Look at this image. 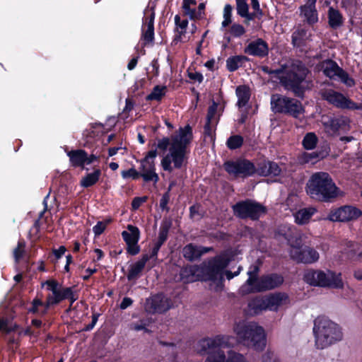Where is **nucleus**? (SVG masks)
<instances>
[{"mask_svg":"<svg viewBox=\"0 0 362 362\" xmlns=\"http://www.w3.org/2000/svg\"><path fill=\"white\" fill-rule=\"evenodd\" d=\"M155 12L153 6H148L144 11L141 40L144 46L152 45L154 40Z\"/></svg>","mask_w":362,"mask_h":362,"instance_id":"14","label":"nucleus"},{"mask_svg":"<svg viewBox=\"0 0 362 362\" xmlns=\"http://www.w3.org/2000/svg\"><path fill=\"white\" fill-rule=\"evenodd\" d=\"M261 362H281L279 358L273 353L267 352L262 355Z\"/></svg>","mask_w":362,"mask_h":362,"instance_id":"47","label":"nucleus"},{"mask_svg":"<svg viewBox=\"0 0 362 362\" xmlns=\"http://www.w3.org/2000/svg\"><path fill=\"white\" fill-rule=\"evenodd\" d=\"M325 288L341 289L344 288V283L341 273L327 269L325 272Z\"/></svg>","mask_w":362,"mask_h":362,"instance_id":"24","label":"nucleus"},{"mask_svg":"<svg viewBox=\"0 0 362 362\" xmlns=\"http://www.w3.org/2000/svg\"><path fill=\"white\" fill-rule=\"evenodd\" d=\"M236 95L238 98L237 105L239 107H244L248 102L250 93L248 87L240 86L236 88Z\"/></svg>","mask_w":362,"mask_h":362,"instance_id":"32","label":"nucleus"},{"mask_svg":"<svg viewBox=\"0 0 362 362\" xmlns=\"http://www.w3.org/2000/svg\"><path fill=\"white\" fill-rule=\"evenodd\" d=\"M24 247H25L24 243L19 242L18 243L16 248L14 249L13 256H14V258H15V260L16 262H18L23 257V255L24 254Z\"/></svg>","mask_w":362,"mask_h":362,"instance_id":"45","label":"nucleus"},{"mask_svg":"<svg viewBox=\"0 0 362 362\" xmlns=\"http://www.w3.org/2000/svg\"><path fill=\"white\" fill-rule=\"evenodd\" d=\"M317 143V137L313 132L308 133L303 140L304 148L309 150L313 149L316 146Z\"/></svg>","mask_w":362,"mask_h":362,"instance_id":"37","label":"nucleus"},{"mask_svg":"<svg viewBox=\"0 0 362 362\" xmlns=\"http://www.w3.org/2000/svg\"><path fill=\"white\" fill-rule=\"evenodd\" d=\"M237 12L242 16L247 19H252V16L248 13V5L246 0H236Z\"/></svg>","mask_w":362,"mask_h":362,"instance_id":"38","label":"nucleus"},{"mask_svg":"<svg viewBox=\"0 0 362 362\" xmlns=\"http://www.w3.org/2000/svg\"><path fill=\"white\" fill-rule=\"evenodd\" d=\"M141 175L134 168H130L122 172V176L124 179L132 178L136 180Z\"/></svg>","mask_w":362,"mask_h":362,"instance_id":"46","label":"nucleus"},{"mask_svg":"<svg viewBox=\"0 0 362 362\" xmlns=\"http://www.w3.org/2000/svg\"><path fill=\"white\" fill-rule=\"evenodd\" d=\"M245 52L251 55L264 56L268 52V47L265 42L258 39L248 45Z\"/></svg>","mask_w":362,"mask_h":362,"instance_id":"27","label":"nucleus"},{"mask_svg":"<svg viewBox=\"0 0 362 362\" xmlns=\"http://www.w3.org/2000/svg\"><path fill=\"white\" fill-rule=\"evenodd\" d=\"M71 165L74 167H82L85 165H90L98 160V157L93 154L88 156L83 150L71 151L67 153Z\"/></svg>","mask_w":362,"mask_h":362,"instance_id":"19","label":"nucleus"},{"mask_svg":"<svg viewBox=\"0 0 362 362\" xmlns=\"http://www.w3.org/2000/svg\"><path fill=\"white\" fill-rule=\"evenodd\" d=\"M244 59L245 57L241 56H235L228 58L226 61V66L228 69L230 71L236 70L242 64Z\"/></svg>","mask_w":362,"mask_h":362,"instance_id":"40","label":"nucleus"},{"mask_svg":"<svg viewBox=\"0 0 362 362\" xmlns=\"http://www.w3.org/2000/svg\"><path fill=\"white\" fill-rule=\"evenodd\" d=\"M268 167L270 168L269 175L277 176L281 173V170L276 163L271 162L270 166Z\"/></svg>","mask_w":362,"mask_h":362,"instance_id":"49","label":"nucleus"},{"mask_svg":"<svg viewBox=\"0 0 362 362\" xmlns=\"http://www.w3.org/2000/svg\"><path fill=\"white\" fill-rule=\"evenodd\" d=\"M230 337L216 336L199 340L195 346L196 351L201 355L207 354L204 362H227V351Z\"/></svg>","mask_w":362,"mask_h":362,"instance_id":"6","label":"nucleus"},{"mask_svg":"<svg viewBox=\"0 0 362 362\" xmlns=\"http://www.w3.org/2000/svg\"><path fill=\"white\" fill-rule=\"evenodd\" d=\"M277 239L284 238L290 245V255L292 259L299 262L312 264L320 257L319 253L313 248L305 247L302 249V240L299 235L295 233L290 228L284 226L276 234Z\"/></svg>","mask_w":362,"mask_h":362,"instance_id":"5","label":"nucleus"},{"mask_svg":"<svg viewBox=\"0 0 362 362\" xmlns=\"http://www.w3.org/2000/svg\"><path fill=\"white\" fill-rule=\"evenodd\" d=\"M167 236L168 230L166 229H161L159 232L158 240H160L161 243H163L166 240Z\"/></svg>","mask_w":362,"mask_h":362,"instance_id":"57","label":"nucleus"},{"mask_svg":"<svg viewBox=\"0 0 362 362\" xmlns=\"http://www.w3.org/2000/svg\"><path fill=\"white\" fill-rule=\"evenodd\" d=\"M232 7L229 4H226L223 8V18H231Z\"/></svg>","mask_w":362,"mask_h":362,"instance_id":"54","label":"nucleus"},{"mask_svg":"<svg viewBox=\"0 0 362 362\" xmlns=\"http://www.w3.org/2000/svg\"><path fill=\"white\" fill-rule=\"evenodd\" d=\"M303 15L309 23H315L318 21L315 9V0H308L306 4L301 7Z\"/></svg>","mask_w":362,"mask_h":362,"instance_id":"29","label":"nucleus"},{"mask_svg":"<svg viewBox=\"0 0 362 362\" xmlns=\"http://www.w3.org/2000/svg\"><path fill=\"white\" fill-rule=\"evenodd\" d=\"M123 148L121 146L110 148L108 151L109 156H113L116 155L119 151H122Z\"/></svg>","mask_w":362,"mask_h":362,"instance_id":"60","label":"nucleus"},{"mask_svg":"<svg viewBox=\"0 0 362 362\" xmlns=\"http://www.w3.org/2000/svg\"><path fill=\"white\" fill-rule=\"evenodd\" d=\"M361 214V211L358 208L353 206H344L332 209L326 218L331 221H349L358 218Z\"/></svg>","mask_w":362,"mask_h":362,"instance_id":"16","label":"nucleus"},{"mask_svg":"<svg viewBox=\"0 0 362 362\" xmlns=\"http://www.w3.org/2000/svg\"><path fill=\"white\" fill-rule=\"evenodd\" d=\"M132 303V300L131 298H124L121 304H120V308L121 309H126L127 308H128L129 305H131Z\"/></svg>","mask_w":362,"mask_h":362,"instance_id":"58","label":"nucleus"},{"mask_svg":"<svg viewBox=\"0 0 362 362\" xmlns=\"http://www.w3.org/2000/svg\"><path fill=\"white\" fill-rule=\"evenodd\" d=\"M342 23V16L339 12L330 8L329 10V24L332 28H336Z\"/></svg>","mask_w":362,"mask_h":362,"instance_id":"36","label":"nucleus"},{"mask_svg":"<svg viewBox=\"0 0 362 362\" xmlns=\"http://www.w3.org/2000/svg\"><path fill=\"white\" fill-rule=\"evenodd\" d=\"M321 69L325 75L327 77L330 78H337L349 87H351L355 84L354 79L350 78L349 75L341 69L333 61L328 60L323 62L321 65Z\"/></svg>","mask_w":362,"mask_h":362,"instance_id":"17","label":"nucleus"},{"mask_svg":"<svg viewBox=\"0 0 362 362\" xmlns=\"http://www.w3.org/2000/svg\"><path fill=\"white\" fill-rule=\"evenodd\" d=\"M107 222L106 221H99L97 224L93 228V233L95 235H100L105 229L107 226Z\"/></svg>","mask_w":362,"mask_h":362,"instance_id":"48","label":"nucleus"},{"mask_svg":"<svg viewBox=\"0 0 362 362\" xmlns=\"http://www.w3.org/2000/svg\"><path fill=\"white\" fill-rule=\"evenodd\" d=\"M240 270H241V267H239L238 271L236 272H235L234 274H233L231 272H229V271H226L225 274H226V276L228 279H231L234 276L238 275V274L240 273Z\"/></svg>","mask_w":362,"mask_h":362,"instance_id":"62","label":"nucleus"},{"mask_svg":"<svg viewBox=\"0 0 362 362\" xmlns=\"http://www.w3.org/2000/svg\"><path fill=\"white\" fill-rule=\"evenodd\" d=\"M245 28L240 24L234 23L230 28V33L233 37H240L245 33Z\"/></svg>","mask_w":362,"mask_h":362,"instance_id":"44","label":"nucleus"},{"mask_svg":"<svg viewBox=\"0 0 362 362\" xmlns=\"http://www.w3.org/2000/svg\"><path fill=\"white\" fill-rule=\"evenodd\" d=\"M216 109H217V105L215 103H214L213 105L209 107V112H208L209 121H210L214 117V116L216 113Z\"/></svg>","mask_w":362,"mask_h":362,"instance_id":"55","label":"nucleus"},{"mask_svg":"<svg viewBox=\"0 0 362 362\" xmlns=\"http://www.w3.org/2000/svg\"><path fill=\"white\" fill-rule=\"evenodd\" d=\"M193 138L190 126L180 127L170 138H163L158 141V148L168 149L163 156L160 165L163 170L173 173L185 167L187 162L188 146Z\"/></svg>","mask_w":362,"mask_h":362,"instance_id":"1","label":"nucleus"},{"mask_svg":"<svg viewBox=\"0 0 362 362\" xmlns=\"http://www.w3.org/2000/svg\"><path fill=\"white\" fill-rule=\"evenodd\" d=\"M234 256V251H228L211 259L202 267H186L180 272V279L184 283L203 280L209 281L211 285L219 286L223 279V269L230 261L235 259Z\"/></svg>","mask_w":362,"mask_h":362,"instance_id":"2","label":"nucleus"},{"mask_svg":"<svg viewBox=\"0 0 362 362\" xmlns=\"http://www.w3.org/2000/svg\"><path fill=\"white\" fill-rule=\"evenodd\" d=\"M257 272L258 268L256 266L250 268L247 272L248 279L246 283L241 286L243 293L272 289L280 286L284 281L283 277L276 274L267 276L258 279L257 278Z\"/></svg>","mask_w":362,"mask_h":362,"instance_id":"8","label":"nucleus"},{"mask_svg":"<svg viewBox=\"0 0 362 362\" xmlns=\"http://www.w3.org/2000/svg\"><path fill=\"white\" fill-rule=\"evenodd\" d=\"M43 306V303L40 300L35 299L33 302L32 307L29 309V311L33 313H40L44 314L45 313L47 308L49 306H47V303L45 305V308L42 310H40V308H42Z\"/></svg>","mask_w":362,"mask_h":362,"instance_id":"42","label":"nucleus"},{"mask_svg":"<svg viewBox=\"0 0 362 362\" xmlns=\"http://www.w3.org/2000/svg\"><path fill=\"white\" fill-rule=\"evenodd\" d=\"M316 209L314 207L300 209L293 213L295 222L298 225L308 223L311 217L315 214Z\"/></svg>","mask_w":362,"mask_h":362,"instance_id":"28","label":"nucleus"},{"mask_svg":"<svg viewBox=\"0 0 362 362\" xmlns=\"http://www.w3.org/2000/svg\"><path fill=\"white\" fill-rule=\"evenodd\" d=\"M271 105L275 112L287 113L294 117H300L304 112L299 101L280 95H272Z\"/></svg>","mask_w":362,"mask_h":362,"instance_id":"12","label":"nucleus"},{"mask_svg":"<svg viewBox=\"0 0 362 362\" xmlns=\"http://www.w3.org/2000/svg\"><path fill=\"white\" fill-rule=\"evenodd\" d=\"M306 192L310 197L318 200H329L344 195L325 172H317L310 176L306 185Z\"/></svg>","mask_w":362,"mask_h":362,"instance_id":"4","label":"nucleus"},{"mask_svg":"<svg viewBox=\"0 0 362 362\" xmlns=\"http://www.w3.org/2000/svg\"><path fill=\"white\" fill-rule=\"evenodd\" d=\"M148 260V257L147 255H145L141 259H139L136 262L132 264L130 266L129 273L127 274L128 279L132 280V279L137 278L139 276V274L144 269Z\"/></svg>","mask_w":362,"mask_h":362,"instance_id":"31","label":"nucleus"},{"mask_svg":"<svg viewBox=\"0 0 362 362\" xmlns=\"http://www.w3.org/2000/svg\"><path fill=\"white\" fill-rule=\"evenodd\" d=\"M158 153L156 149L149 151L145 157L141 160V176L146 182L153 181L157 182L158 175L156 173V159Z\"/></svg>","mask_w":362,"mask_h":362,"instance_id":"15","label":"nucleus"},{"mask_svg":"<svg viewBox=\"0 0 362 362\" xmlns=\"http://www.w3.org/2000/svg\"><path fill=\"white\" fill-rule=\"evenodd\" d=\"M238 339L245 344L256 349H262L266 344L264 329L255 322H240L234 327Z\"/></svg>","mask_w":362,"mask_h":362,"instance_id":"7","label":"nucleus"},{"mask_svg":"<svg viewBox=\"0 0 362 362\" xmlns=\"http://www.w3.org/2000/svg\"><path fill=\"white\" fill-rule=\"evenodd\" d=\"M127 229V230L122 233V236L127 245V252L132 255H135L140 250L138 245L140 231L137 227L132 225H128Z\"/></svg>","mask_w":362,"mask_h":362,"instance_id":"18","label":"nucleus"},{"mask_svg":"<svg viewBox=\"0 0 362 362\" xmlns=\"http://www.w3.org/2000/svg\"><path fill=\"white\" fill-rule=\"evenodd\" d=\"M227 362H247L245 356L232 350H227Z\"/></svg>","mask_w":362,"mask_h":362,"instance_id":"41","label":"nucleus"},{"mask_svg":"<svg viewBox=\"0 0 362 362\" xmlns=\"http://www.w3.org/2000/svg\"><path fill=\"white\" fill-rule=\"evenodd\" d=\"M290 303L288 296L285 293H276L264 299H255L249 305V313L256 315L262 310L277 311L279 308Z\"/></svg>","mask_w":362,"mask_h":362,"instance_id":"11","label":"nucleus"},{"mask_svg":"<svg viewBox=\"0 0 362 362\" xmlns=\"http://www.w3.org/2000/svg\"><path fill=\"white\" fill-rule=\"evenodd\" d=\"M46 286L47 290L52 292V293L47 296V306L57 304L62 286L53 279L47 280L43 283L42 286Z\"/></svg>","mask_w":362,"mask_h":362,"instance_id":"26","label":"nucleus"},{"mask_svg":"<svg viewBox=\"0 0 362 362\" xmlns=\"http://www.w3.org/2000/svg\"><path fill=\"white\" fill-rule=\"evenodd\" d=\"M170 307L171 303L168 298L161 294L148 298L145 305L146 310L153 313L165 312Z\"/></svg>","mask_w":362,"mask_h":362,"instance_id":"20","label":"nucleus"},{"mask_svg":"<svg viewBox=\"0 0 362 362\" xmlns=\"http://www.w3.org/2000/svg\"><path fill=\"white\" fill-rule=\"evenodd\" d=\"M209 250V248H202L189 244L184 247L183 255L185 258L193 260L200 257L203 253L208 252Z\"/></svg>","mask_w":362,"mask_h":362,"instance_id":"30","label":"nucleus"},{"mask_svg":"<svg viewBox=\"0 0 362 362\" xmlns=\"http://www.w3.org/2000/svg\"><path fill=\"white\" fill-rule=\"evenodd\" d=\"M325 98L330 103L341 108L356 109L357 105L344 96L334 90H328L324 94Z\"/></svg>","mask_w":362,"mask_h":362,"instance_id":"21","label":"nucleus"},{"mask_svg":"<svg viewBox=\"0 0 362 362\" xmlns=\"http://www.w3.org/2000/svg\"><path fill=\"white\" fill-rule=\"evenodd\" d=\"M137 64V58H133L128 64L127 68L129 70H132L135 68Z\"/></svg>","mask_w":362,"mask_h":362,"instance_id":"64","label":"nucleus"},{"mask_svg":"<svg viewBox=\"0 0 362 362\" xmlns=\"http://www.w3.org/2000/svg\"><path fill=\"white\" fill-rule=\"evenodd\" d=\"M175 23L176 25V30L179 33V38L180 40H185V30L188 25V21L186 19L182 20L179 15L175 16Z\"/></svg>","mask_w":362,"mask_h":362,"instance_id":"34","label":"nucleus"},{"mask_svg":"<svg viewBox=\"0 0 362 362\" xmlns=\"http://www.w3.org/2000/svg\"><path fill=\"white\" fill-rule=\"evenodd\" d=\"M165 86H156L153 91L146 97L148 100H160L165 93Z\"/></svg>","mask_w":362,"mask_h":362,"instance_id":"39","label":"nucleus"},{"mask_svg":"<svg viewBox=\"0 0 362 362\" xmlns=\"http://www.w3.org/2000/svg\"><path fill=\"white\" fill-rule=\"evenodd\" d=\"M189 77L191 79H192L195 81H198L199 83L203 81V76L200 73H198V72H189Z\"/></svg>","mask_w":362,"mask_h":362,"instance_id":"52","label":"nucleus"},{"mask_svg":"<svg viewBox=\"0 0 362 362\" xmlns=\"http://www.w3.org/2000/svg\"><path fill=\"white\" fill-rule=\"evenodd\" d=\"M69 299L71 300V305L77 300L78 295L74 292L71 288H63L61 287L59 295L57 300V303L64 299Z\"/></svg>","mask_w":362,"mask_h":362,"instance_id":"35","label":"nucleus"},{"mask_svg":"<svg viewBox=\"0 0 362 362\" xmlns=\"http://www.w3.org/2000/svg\"><path fill=\"white\" fill-rule=\"evenodd\" d=\"M313 333L317 349H324L344 339L341 327L326 316H318L313 322Z\"/></svg>","mask_w":362,"mask_h":362,"instance_id":"3","label":"nucleus"},{"mask_svg":"<svg viewBox=\"0 0 362 362\" xmlns=\"http://www.w3.org/2000/svg\"><path fill=\"white\" fill-rule=\"evenodd\" d=\"M243 144V138L240 136H233L228 139L227 145L229 148L235 149L240 147Z\"/></svg>","mask_w":362,"mask_h":362,"instance_id":"43","label":"nucleus"},{"mask_svg":"<svg viewBox=\"0 0 362 362\" xmlns=\"http://www.w3.org/2000/svg\"><path fill=\"white\" fill-rule=\"evenodd\" d=\"M146 197L134 198L132 203V206L133 209L136 210L139 209V207L146 201Z\"/></svg>","mask_w":362,"mask_h":362,"instance_id":"50","label":"nucleus"},{"mask_svg":"<svg viewBox=\"0 0 362 362\" xmlns=\"http://www.w3.org/2000/svg\"><path fill=\"white\" fill-rule=\"evenodd\" d=\"M349 129V120L346 118V123H344V122H341V127H339V131H347Z\"/></svg>","mask_w":362,"mask_h":362,"instance_id":"63","label":"nucleus"},{"mask_svg":"<svg viewBox=\"0 0 362 362\" xmlns=\"http://www.w3.org/2000/svg\"><path fill=\"white\" fill-rule=\"evenodd\" d=\"M317 154L315 153H310L304 154V160L305 162H313V160L317 158Z\"/></svg>","mask_w":362,"mask_h":362,"instance_id":"59","label":"nucleus"},{"mask_svg":"<svg viewBox=\"0 0 362 362\" xmlns=\"http://www.w3.org/2000/svg\"><path fill=\"white\" fill-rule=\"evenodd\" d=\"M270 161H264L258 164L255 168L248 160L228 161L224 165L226 170L234 177H247L257 173L262 176L269 175Z\"/></svg>","mask_w":362,"mask_h":362,"instance_id":"9","label":"nucleus"},{"mask_svg":"<svg viewBox=\"0 0 362 362\" xmlns=\"http://www.w3.org/2000/svg\"><path fill=\"white\" fill-rule=\"evenodd\" d=\"M169 199H170V196H169V193L168 192L163 196V197L161 198L160 202V207L162 209H166L167 204L169 202Z\"/></svg>","mask_w":362,"mask_h":362,"instance_id":"51","label":"nucleus"},{"mask_svg":"<svg viewBox=\"0 0 362 362\" xmlns=\"http://www.w3.org/2000/svg\"><path fill=\"white\" fill-rule=\"evenodd\" d=\"M269 73L276 75L287 88L295 90V88L305 78L308 70L301 63L298 62L284 67L283 70L272 71Z\"/></svg>","mask_w":362,"mask_h":362,"instance_id":"10","label":"nucleus"},{"mask_svg":"<svg viewBox=\"0 0 362 362\" xmlns=\"http://www.w3.org/2000/svg\"><path fill=\"white\" fill-rule=\"evenodd\" d=\"M182 8L185 15L189 16L190 19H198L202 16L205 4L201 3L197 6L195 0H183Z\"/></svg>","mask_w":362,"mask_h":362,"instance_id":"22","label":"nucleus"},{"mask_svg":"<svg viewBox=\"0 0 362 362\" xmlns=\"http://www.w3.org/2000/svg\"><path fill=\"white\" fill-rule=\"evenodd\" d=\"M234 214L240 218L257 219L265 213V208L258 203L246 201L236 204L233 206Z\"/></svg>","mask_w":362,"mask_h":362,"instance_id":"13","label":"nucleus"},{"mask_svg":"<svg viewBox=\"0 0 362 362\" xmlns=\"http://www.w3.org/2000/svg\"><path fill=\"white\" fill-rule=\"evenodd\" d=\"M325 272L308 269L304 272L303 279L305 283L310 286L325 288Z\"/></svg>","mask_w":362,"mask_h":362,"instance_id":"23","label":"nucleus"},{"mask_svg":"<svg viewBox=\"0 0 362 362\" xmlns=\"http://www.w3.org/2000/svg\"><path fill=\"white\" fill-rule=\"evenodd\" d=\"M322 122L324 125L325 132L329 135H334L339 132V127L341 123L346 122V117H340L337 119H332L328 117H322Z\"/></svg>","mask_w":362,"mask_h":362,"instance_id":"25","label":"nucleus"},{"mask_svg":"<svg viewBox=\"0 0 362 362\" xmlns=\"http://www.w3.org/2000/svg\"><path fill=\"white\" fill-rule=\"evenodd\" d=\"M66 247L64 246H61L57 250H54V254L57 259H59L65 253Z\"/></svg>","mask_w":362,"mask_h":362,"instance_id":"56","label":"nucleus"},{"mask_svg":"<svg viewBox=\"0 0 362 362\" xmlns=\"http://www.w3.org/2000/svg\"><path fill=\"white\" fill-rule=\"evenodd\" d=\"M301 33H304L303 30L300 32H295L293 34V42L295 45L299 46L300 45V40H301Z\"/></svg>","mask_w":362,"mask_h":362,"instance_id":"53","label":"nucleus"},{"mask_svg":"<svg viewBox=\"0 0 362 362\" xmlns=\"http://www.w3.org/2000/svg\"><path fill=\"white\" fill-rule=\"evenodd\" d=\"M131 329L135 331H141L145 329V326L143 323L132 324L131 325Z\"/></svg>","mask_w":362,"mask_h":362,"instance_id":"61","label":"nucleus"},{"mask_svg":"<svg viewBox=\"0 0 362 362\" xmlns=\"http://www.w3.org/2000/svg\"><path fill=\"white\" fill-rule=\"evenodd\" d=\"M100 170H96L94 172L88 174L81 180V185L83 187H88L95 184L100 176Z\"/></svg>","mask_w":362,"mask_h":362,"instance_id":"33","label":"nucleus"}]
</instances>
